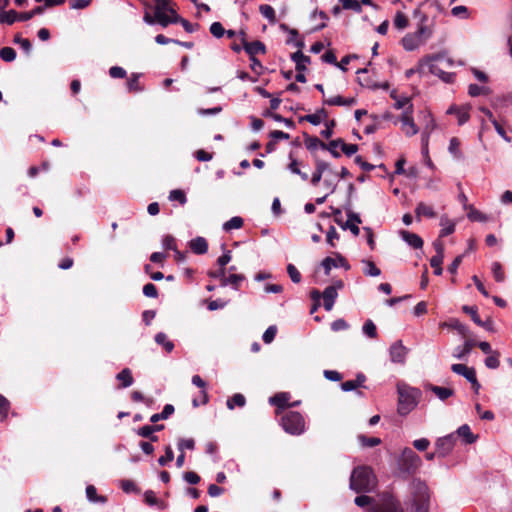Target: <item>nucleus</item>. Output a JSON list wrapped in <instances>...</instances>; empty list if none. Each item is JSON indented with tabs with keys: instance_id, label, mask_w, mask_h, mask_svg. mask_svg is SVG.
<instances>
[{
	"instance_id": "dca6fc26",
	"label": "nucleus",
	"mask_w": 512,
	"mask_h": 512,
	"mask_svg": "<svg viewBox=\"0 0 512 512\" xmlns=\"http://www.w3.org/2000/svg\"><path fill=\"white\" fill-rule=\"evenodd\" d=\"M424 388L426 390H429L432 393H434L437 396V398H439L441 401L447 400L449 397L453 396L455 393V391L452 388L441 387V386L433 385L431 383H426L424 385Z\"/></svg>"
},
{
	"instance_id": "5701e85b",
	"label": "nucleus",
	"mask_w": 512,
	"mask_h": 512,
	"mask_svg": "<svg viewBox=\"0 0 512 512\" xmlns=\"http://www.w3.org/2000/svg\"><path fill=\"white\" fill-rule=\"evenodd\" d=\"M454 434L457 438H462L466 444H472L477 440V436L471 432V429L467 424L460 426Z\"/></svg>"
},
{
	"instance_id": "3c124183",
	"label": "nucleus",
	"mask_w": 512,
	"mask_h": 512,
	"mask_svg": "<svg viewBox=\"0 0 512 512\" xmlns=\"http://www.w3.org/2000/svg\"><path fill=\"white\" fill-rule=\"evenodd\" d=\"M363 332L372 339L377 337V328L372 320H367L363 325Z\"/></svg>"
},
{
	"instance_id": "39448f33",
	"label": "nucleus",
	"mask_w": 512,
	"mask_h": 512,
	"mask_svg": "<svg viewBox=\"0 0 512 512\" xmlns=\"http://www.w3.org/2000/svg\"><path fill=\"white\" fill-rule=\"evenodd\" d=\"M412 495L415 512H428L430 498L429 489L420 479H413Z\"/></svg>"
},
{
	"instance_id": "4468645a",
	"label": "nucleus",
	"mask_w": 512,
	"mask_h": 512,
	"mask_svg": "<svg viewBox=\"0 0 512 512\" xmlns=\"http://www.w3.org/2000/svg\"><path fill=\"white\" fill-rule=\"evenodd\" d=\"M436 254L430 259V265L434 268V274L440 276L443 272L442 263L444 258V245L441 241L436 240L433 243Z\"/></svg>"
},
{
	"instance_id": "774afa93",
	"label": "nucleus",
	"mask_w": 512,
	"mask_h": 512,
	"mask_svg": "<svg viewBox=\"0 0 512 512\" xmlns=\"http://www.w3.org/2000/svg\"><path fill=\"white\" fill-rule=\"evenodd\" d=\"M126 74L125 69L120 66H113L109 69V75L112 78H124Z\"/></svg>"
},
{
	"instance_id": "e2e57ef3",
	"label": "nucleus",
	"mask_w": 512,
	"mask_h": 512,
	"mask_svg": "<svg viewBox=\"0 0 512 512\" xmlns=\"http://www.w3.org/2000/svg\"><path fill=\"white\" fill-rule=\"evenodd\" d=\"M276 333H277V327L274 325L269 326L262 336L263 341L266 344L271 343L275 339Z\"/></svg>"
},
{
	"instance_id": "a18cd8bd",
	"label": "nucleus",
	"mask_w": 512,
	"mask_h": 512,
	"mask_svg": "<svg viewBox=\"0 0 512 512\" xmlns=\"http://www.w3.org/2000/svg\"><path fill=\"white\" fill-rule=\"evenodd\" d=\"M86 496L92 502H105L106 498L104 496H98L97 490L95 486L88 485L86 487Z\"/></svg>"
},
{
	"instance_id": "e433bc0d",
	"label": "nucleus",
	"mask_w": 512,
	"mask_h": 512,
	"mask_svg": "<svg viewBox=\"0 0 512 512\" xmlns=\"http://www.w3.org/2000/svg\"><path fill=\"white\" fill-rule=\"evenodd\" d=\"M289 158L291 159V162L288 165V169L292 173L299 175L303 181L308 180V174L299 169V162L292 157V153L289 154Z\"/></svg>"
},
{
	"instance_id": "13d9d810",
	"label": "nucleus",
	"mask_w": 512,
	"mask_h": 512,
	"mask_svg": "<svg viewBox=\"0 0 512 512\" xmlns=\"http://www.w3.org/2000/svg\"><path fill=\"white\" fill-rule=\"evenodd\" d=\"M340 143H342V139L341 138L332 140L328 144H326V149L325 150H328L332 154L333 157L339 158L341 155L337 151V147L340 146Z\"/></svg>"
},
{
	"instance_id": "c03bdc74",
	"label": "nucleus",
	"mask_w": 512,
	"mask_h": 512,
	"mask_svg": "<svg viewBox=\"0 0 512 512\" xmlns=\"http://www.w3.org/2000/svg\"><path fill=\"white\" fill-rule=\"evenodd\" d=\"M343 9L353 10L356 13L362 12V6L358 0H339Z\"/></svg>"
},
{
	"instance_id": "f257e3e1",
	"label": "nucleus",
	"mask_w": 512,
	"mask_h": 512,
	"mask_svg": "<svg viewBox=\"0 0 512 512\" xmlns=\"http://www.w3.org/2000/svg\"><path fill=\"white\" fill-rule=\"evenodd\" d=\"M377 477L369 466H357L350 476V488L358 494L370 493L377 487Z\"/></svg>"
},
{
	"instance_id": "2f4dec72",
	"label": "nucleus",
	"mask_w": 512,
	"mask_h": 512,
	"mask_svg": "<svg viewBox=\"0 0 512 512\" xmlns=\"http://www.w3.org/2000/svg\"><path fill=\"white\" fill-rule=\"evenodd\" d=\"M259 11L266 19H268L270 24H275L277 22L276 13L272 6L268 4L260 5Z\"/></svg>"
},
{
	"instance_id": "423d86ee",
	"label": "nucleus",
	"mask_w": 512,
	"mask_h": 512,
	"mask_svg": "<svg viewBox=\"0 0 512 512\" xmlns=\"http://www.w3.org/2000/svg\"><path fill=\"white\" fill-rule=\"evenodd\" d=\"M426 19L427 17L423 16L422 24L419 26L417 31L414 33H409L402 38L401 42L405 50L413 51L428 39L430 32L428 31V28L423 24Z\"/></svg>"
},
{
	"instance_id": "f8f14e48",
	"label": "nucleus",
	"mask_w": 512,
	"mask_h": 512,
	"mask_svg": "<svg viewBox=\"0 0 512 512\" xmlns=\"http://www.w3.org/2000/svg\"><path fill=\"white\" fill-rule=\"evenodd\" d=\"M336 259L332 257H326L322 260L321 266L324 268L325 275H329L332 267H343L345 270L350 269V265L345 257L340 253H334Z\"/></svg>"
},
{
	"instance_id": "bb28decb",
	"label": "nucleus",
	"mask_w": 512,
	"mask_h": 512,
	"mask_svg": "<svg viewBox=\"0 0 512 512\" xmlns=\"http://www.w3.org/2000/svg\"><path fill=\"white\" fill-rule=\"evenodd\" d=\"M116 379L121 382L119 388H127L133 384L132 372L129 368H124L116 375Z\"/></svg>"
},
{
	"instance_id": "de8ad7c7",
	"label": "nucleus",
	"mask_w": 512,
	"mask_h": 512,
	"mask_svg": "<svg viewBox=\"0 0 512 512\" xmlns=\"http://www.w3.org/2000/svg\"><path fill=\"white\" fill-rule=\"evenodd\" d=\"M449 152L453 154L455 158L460 159L462 157V153L460 151V141L457 137H453L450 139L449 143Z\"/></svg>"
},
{
	"instance_id": "a19ab883",
	"label": "nucleus",
	"mask_w": 512,
	"mask_h": 512,
	"mask_svg": "<svg viewBox=\"0 0 512 512\" xmlns=\"http://www.w3.org/2000/svg\"><path fill=\"white\" fill-rule=\"evenodd\" d=\"M358 440L363 447H375L381 444V439L378 437H368L366 435H359Z\"/></svg>"
},
{
	"instance_id": "680f3d73",
	"label": "nucleus",
	"mask_w": 512,
	"mask_h": 512,
	"mask_svg": "<svg viewBox=\"0 0 512 512\" xmlns=\"http://www.w3.org/2000/svg\"><path fill=\"white\" fill-rule=\"evenodd\" d=\"M210 33L216 38H221L225 34V29L220 22H213L210 26Z\"/></svg>"
},
{
	"instance_id": "b1692460",
	"label": "nucleus",
	"mask_w": 512,
	"mask_h": 512,
	"mask_svg": "<svg viewBox=\"0 0 512 512\" xmlns=\"http://www.w3.org/2000/svg\"><path fill=\"white\" fill-rule=\"evenodd\" d=\"M443 326L456 330L464 338H468L470 336L469 328L462 324L458 319H450L448 322L443 323Z\"/></svg>"
},
{
	"instance_id": "69168bd1",
	"label": "nucleus",
	"mask_w": 512,
	"mask_h": 512,
	"mask_svg": "<svg viewBox=\"0 0 512 512\" xmlns=\"http://www.w3.org/2000/svg\"><path fill=\"white\" fill-rule=\"evenodd\" d=\"M143 294L146 297L156 298L158 296L157 287L153 283H147L143 287Z\"/></svg>"
},
{
	"instance_id": "0e129e2a",
	"label": "nucleus",
	"mask_w": 512,
	"mask_h": 512,
	"mask_svg": "<svg viewBox=\"0 0 512 512\" xmlns=\"http://www.w3.org/2000/svg\"><path fill=\"white\" fill-rule=\"evenodd\" d=\"M340 147H341L342 152L348 157L352 156L353 154H355L358 151L357 144H347L344 142L343 139H342V143H340Z\"/></svg>"
},
{
	"instance_id": "37998d69",
	"label": "nucleus",
	"mask_w": 512,
	"mask_h": 512,
	"mask_svg": "<svg viewBox=\"0 0 512 512\" xmlns=\"http://www.w3.org/2000/svg\"><path fill=\"white\" fill-rule=\"evenodd\" d=\"M467 217L469 220L475 221V222H486L488 220L487 215H485L484 213L475 209L472 206L470 207Z\"/></svg>"
},
{
	"instance_id": "338daca9",
	"label": "nucleus",
	"mask_w": 512,
	"mask_h": 512,
	"mask_svg": "<svg viewBox=\"0 0 512 512\" xmlns=\"http://www.w3.org/2000/svg\"><path fill=\"white\" fill-rule=\"evenodd\" d=\"M163 247L166 249V250H176L177 248V245H176V240L175 238L172 236V235H166L164 238H163Z\"/></svg>"
},
{
	"instance_id": "5fc2aeb1",
	"label": "nucleus",
	"mask_w": 512,
	"mask_h": 512,
	"mask_svg": "<svg viewBox=\"0 0 512 512\" xmlns=\"http://www.w3.org/2000/svg\"><path fill=\"white\" fill-rule=\"evenodd\" d=\"M363 262L367 265V268L364 269L365 275L377 277L381 274V270L375 265L373 261L367 260Z\"/></svg>"
},
{
	"instance_id": "603ef678",
	"label": "nucleus",
	"mask_w": 512,
	"mask_h": 512,
	"mask_svg": "<svg viewBox=\"0 0 512 512\" xmlns=\"http://www.w3.org/2000/svg\"><path fill=\"white\" fill-rule=\"evenodd\" d=\"M172 23H180L186 32L192 33L195 31V27H199V24H191L188 20L182 17H172Z\"/></svg>"
},
{
	"instance_id": "393cba45",
	"label": "nucleus",
	"mask_w": 512,
	"mask_h": 512,
	"mask_svg": "<svg viewBox=\"0 0 512 512\" xmlns=\"http://www.w3.org/2000/svg\"><path fill=\"white\" fill-rule=\"evenodd\" d=\"M416 218L419 221L422 216L427 218H435L437 216L433 207L425 204L424 202L418 203L415 209Z\"/></svg>"
},
{
	"instance_id": "bf43d9fd",
	"label": "nucleus",
	"mask_w": 512,
	"mask_h": 512,
	"mask_svg": "<svg viewBox=\"0 0 512 512\" xmlns=\"http://www.w3.org/2000/svg\"><path fill=\"white\" fill-rule=\"evenodd\" d=\"M287 273L294 283H299L302 279L301 273L293 264L287 265Z\"/></svg>"
},
{
	"instance_id": "f704fd0d",
	"label": "nucleus",
	"mask_w": 512,
	"mask_h": 512,
	"mask_svg": "<svg viewBox=\"0 0 512 512\" xmlns=\"http://www.w3.org/2000/svg\"><path fill=\"white\" fill-rule=\"evenodd\" d=\"M491 93V89L486 86H479L477 84H470L468 87V94L471 97H477L481 94L488 95Z\"/></svg>"
},
{
	"instance_id": "9d476101",
	"label": "nucleus",
	"mask_w": 512,
	"mask_h": 512,
	"mask_svg": "<svg viewBox=\"0 0 512 512\" xmlns=\"http://www.w3.org/2000/svg\"><path fill=\"white\" fill-rule=\"evenodd\" d=\"M241 42L243 45V49L245 52L249 55V58L256 57L257 54H265L266 53V47L263 42L259 40H255L253 42H248L246 40V33L241 30Z\"/></svg>"
},
{
	"instance_id": "49530a36",
	"label": "nucleus",
	"mask_w": 512,
	"mask_h": 512,
	"mask_svg": "<svg viewBox=\"0 0 512 512\" xmlns=\"http://www.w3.org/2000/svg\"><path fill=\"white\" fill-rule=\"evenodd\" d=\"M500 353L494 351L485 359V365L490 369H497L500 366L499 361Z\"/></svg>"
},
{
	"instance_id": "6ab92c4d",
	"label": "nucleus",
	"mask_w": 512,
	"mask_h": 512,
	"mask_svg": "<svg viewBox=\"0 0 512 512\" xmlns=\"http://www.w3.org/2000/svg\"><path fill=\"white\" fill-rule=\"evenodd\" d=\"M189 247L195 254L202 255L208 251V242L204 237L198 236L189 242Z\"/></svg>"
},
{
	"instance_id": "6e6552de",
	"label": "nucleus",
	"mask_w": 512,
	"mask_h": 512,
	"mask_svg": "<svg viewBox=\"0 0 512 512\" xmlns=\"http://www.w3.org/2000/svg\"><path fill=\"white\" fill-rule=\"evenodd\" d=\"M154 13L157 23L162 27L172 24V17L168 16V11L174 3L172 0H154Z\"/></svg>"
},
{
	"instance_id": "1a4fd4ad",
	"label": "nucleus",
	"mask_w": 512,
	"mask_h": 512,
	"mask_svg": "<svg viewBox=\"0 0 512 512\" xmlns=\"http://www.w3.org/2000/svg\"><path fill=\"white\" fill-rule=\"evenodd\" d=\"M457 441V436L454 433L439 438L436 443V453L438 457H446L451 453Z\"/></svg>"
},
{
	"instance_id": "09e8293b",
	"label": "nucleus",
	"mask_w": 512,
	"mask_h": 512,
	"mask_svg": "<svg viewBox=\"0 0 512 512\" xmlns=\"http://www.w3.org/2000/svg\"><path fill=\"white\" fill-rule=\"evenodd\" d=\"M492 273H493V277H494L495 281L503 282L505 280V273H504L501 263L494 262L492 264Z\"/></svg>"
},
{
	"instance_id": "c756f323",
	"label": "nucleus",
	"mask_w": 512,
	"mask_h": 512,
	"mask_svg": "<svg viewBox=\"0 0 512 512\" xmlns=\"http://www.w3.org/2000/svg\"><path fill=\"white\" fill-rule=\"evenodd\" d=\"M144 500L149 506H158L161 510L166 508V504L163 501H160L152 490H147L144 493Z\"/></svg>"
},
{
	"instance_id": "4c0bfd02",
	"label": "nucleus",
	"mask_w": 512,
	"mask_h": 512,
	"mask_svg": "<svg viewBox=\"0 0 512 512\" xmlns=\"http://www.w3.org/2000/svg\"><path fill=\"white\" fill-rule=\"evenodd\" d=\"M120 487L125 493H140V488L136 483L129 479H123L120 481Z\"/></svg>"
},
{
	"instance_id": "864d4df0",
	"label": "nucleus",
	"mask_w": 512,
	"mask_h": 512,
	"mask_svg": "<svg viewBox=\"0 0 512 512\" xmlns=\"http://www.w3.org/2000/svg\"><path fill=\"white\" fill-rule=\"evenodd\" d=\"M408 24L407 16L402 12H397L394 18V26L398 29H405Z\"/></svg>"
},
{
	"instance_id": "9b49d317",
	"label": "nucleus",
	"mask_w": 512,
	"mask_h": 512,
	"mask_svg": "<svg viewBox=\"0 0 512 512\" xmlns=\"http://www.w3.org/2000/svg\"><path fill=\"white\" fill-rule=\"evenodd\" d=\"M412 113L413 105L409 104L401 116L402 130L408 137L418 133V128L413 120Z\"/></svg>"
},
{
	"instance_id": "4be33fe9",
	"label": "nucleus",
	"mask_w": 512,
	"mask_h": 512,
	"mask_svg": "<svg viewBox=\"0 0 512 512\" xmlns=\"http://www.w3.org/2000/svg\"><path fill=\"white\" fill-rule=\"evenodd\" d=\"M291 60L295 62V68L297 72H303L306 70V64H309L311 59L306 56L302 51H296L291 54Z\"/></svg>"
},
{
	"instance_id": "f3484780",
	"label": "nucleus",
	"mask_w": 512,
	"mask_h": 512,
	"mask_svg": "<svg viewBox=\"0 0 512 512\" xmlns=\"http://www.w3.org/2000/svg\"><path fill=\"white\" fill-rule=\"evenodd\" d=\"M462 311H463L464 313H466V314L470 315V316H471L472 321H473L476 325H478V326H480V327H483V328H486V329H489V328H490L489 326L491 325V321H490V320H488V321H486V322L482 321V320H481V318H480V317H479V315H478V309H477V307H476V306H468V305H464V306L462 307Z\"/></svg>"
},
{
	"instance_id": "a878e982",
	"label": "nucleus",
	"mask_w": 512,
	"mask_h": 512,
	"mask_svg": "<svg viewBox=\"0 0 512 512\" xmlns=\"http://www.w3.org/2000/svg\"><path fill=\"white\" fill-rule=\"evenodd\" d=\"M244 280L245 276L243 274L232 273L229 276H225L221 283V286L225 287L227 285H231L235 290H238L241 282H243Z\"/></svg>"
},
{
	"instance_id": "412c9836",
	"label": "nucleus",
	"mask_w": 512,
	"mask_h": 512,
	"mask_svg": "<svg viewBox=\"0 0 512 512\" xmlns=\"http://www.w3.org/2000/svg\"><path fill=\"white\" fill-rule=\"evenodd\" d=\"M401 237L407 244H409L414 249H421L423 247L422 238L415 233L403 230L401 231Z\"/></svg>"
},
{
	"instance_id": "aec40b11",
	"label": "nucleus",
	"mask_w": 512,
	"mask_h": 512,
	"mask_svg": "<svg viewBox=\"0 0 512 512\" xmlns=\"http://www.w3.org/2000/svg\"><path fill=\"white\" fill-rule=\"evenodd\" d=\"M429 72L438 76L441 80L446 83H453L455 80V73L445 72L436 64L430 63L428 64Z\"/></svg>"
},
{
	"instance_id": "a211bd4d",
	"label": "nucleus",
	"mask_w": 512,
	"mask_h": 512,
	"mask_svg": "<svg viewBox=\"0 0 512 512\" xmlns=\"http://www.w3.org/2000/svg\"><path fill=\"white\" fill-rule=\"evenodd\" d=\"M338 296V293L335 291L334 287H326L322 293L323 298V306L326 311L332 310L335 300Z\"/></svg>"
},
{
	"instance_id": "f03ea898",
	"label": "nucleus",
	"mask_w": 512,
	"mask_h": 512,
	"mask_svg": "<svg viewBox=\"0 0 512 512\" xmlns=\"http://www.w3.org/2000/svg\"><path fill=\"white\" fill-rule=\"evenodd\" d=\"M422 464L419 455L411 448H405L397 461V474L402 479H408L417 473Z\"/></svg>"
},
{
	"instance_id": "c9c22d12",
	"label": "nucleus",
	"mask_w": 512,
	"mask_h": 512,
	"mask_svg": "<svg viewBox=\"0 0 512 512\" xmlns=\"http://www.w3.org/2000/svg\"><path fill=\"white\" fill-rule=\"evenodd\" d=\"M334 221L343 229V230H350V232L354 236H358L360 233V229L358 227V224L351 223L350 221L343 222L340 218H334Z\"/></svg>"
},
{
	"instance_id": "2eb2a0df",
	"label": "nucleus",
	"mask_w": 512,
	"mask_h": 512,
	"mask_svg": "<svg viewBox=\"0 0 512 512\" xmlns=\"http://www.w3.org/2000/svg\"><path fill=\"white\" fill-rule=\"evenodd\" d=\"M407 353L408 349L403 345L401 340L394 342L389 349L390 359L394 363L403 364Z\"/></svg>"
},
{
	"instance_id": "ddd939ff",
	"label": "nucleus",
	"mask_w": 512,
	"mask_h": 512,
	"mask_svg": "<svg viewBox=\"0 0 512 512\" xmlns=\"http://www.w3.org/2000/svg\"><path fill=\"white\" fill-rule=\"evenodd\" d=\"M291 395L288 392H279L276 393L269 399L271 405L276 407L275 413L277 416L285 413L286 409L289 408Z\"/></svg>"
},
{
	"instance_id": "473e14b6",
	"label": "nucleus",
	"mask_w": 512,
	"mask_h": 512,
	"mask_svg": "<svg viewBox=\"0 0 512 512\" xmlns=\"http://www.w3.org/2000/svg\"><path fill=\"white\" fill-rule=\"evenodd\" d=\"M354 503L361 508H366V511L373 506L377 501L368 495H359L354 499Z\"/></svg>"
},
{
	"instance_id": "79ce46f5",
	"label": "nucleus",
	"mask_w": 512,
	"mask_h": 512,
	"mask_svg": "<svg viewBox=\"0 0 512 512\" xmlns=\"http://www.w3.org/2000/svg\"><path fill=\"white\" fill-rule=\"evenodd\" d=\"M244 224V221L239 216H234L230 220L224 223L223 228L225 231H230L232 229H240Z\"/></svg>"
},
{
	"instance_id": "052dcab7",
	"label": "nucleus",
	"mask_w": 512,
	"mask_h": 512,
	"mask_svg": "<svg viewBox=\"0 0 512 512\" xmlns=\"http://www.w3.org/2000/svg\"><path fill=\"white\" fill-rule=\"evenodd\" d=\"M174 459V453H173V450L171 448V446H167L165 448V455L161 456L159 459H158V463L160 466H165L167 465L169 462H171L172 460Z\"/></svg>"
},
{
	"instance_id": "58836bf2",
	"label": "nucleus",
	"mask_w": 512,
	"mask_h": 512,
	"mask_svg": "<svg viewBox=\"0 0 512 512\" xmlns=\"http://www.w3.org/2000/svg\"><path fill=\"white\" fill-rule=\"evenodd\" d=\"M18 12L15 10L2 11L0 13V23L12 25L17 21Z\"/></svg>"
},
{
	"instance_id": "20e7f679",
	"label": "nucleus",
	"mask_w": 512,
	"mask_h": 512,
	"mask_svg": "<svg viewBox=\"0 0 512 512\" xmlns=\"http://www.w3.org/2000/svg\"><path fill=\"white\" fill-rule=\"evenodd\" d=\"M280 425L284 431L291 435H301L305 431V419L297 411H286L281 414Z\"/></svg>"
},
{
	"instance_id": "4d7b16f0",
	"label": "nucleus",
	"mask_w": 512,
	"mask_h": 512,
	"mask_svg": "<svg viewBox=\"0 0 512 512\" xmlns=\"http://www.w3.org/2000/svg\"><path fill=\"white\" fill-rule=\"evenodd\" d=\"M9 410H10L9 400L5 396L0 394V417H1V419L7 418Z\"/></svg>"
},
{
	"instance_id": "72a5a7b5",
	"label": "nucleus",
	"mask_w": 512,
	"mask_h": 512,
	"mask_svg": "<svg viewBox=\"0 0 512 512\" xmlns=\"http://www.w3.org/2000/svg\"><path fill=\"white\" fill-rule=\"evenodd\" d=\"M246 404V399L244 395L240 393L234 394L231 398H229L226 402L228 409L232 410L235 406L243 407Z\"/></svg>"
},
{
	"instance_id": "7ed1b4c3",
	"label": "nucleus",
	"mask_w": 512,
	"mask_h": 512,
	"mask_svg": "<svg viewBox=\"0 0 512 512\" xmlns=\"http://www.w3.org/2000/svg\"><path fill=\"white\" fill-rule=\"evenodd\" d=\"M398 413L402 416L409 414L418 404L421 396L419 389L404 387L398 388Z\"/></svg>"
},
{
	"instance_id": "6e6d98bb",
	"label": "nucleus",
	"mask_w": 512,
	"mask_h": 512,
	"mask_svg": "<svg viewBox=\"0 0 512 512\" xmlns=\"http://www.w3.org/2000/svg\"><path fill=\"white\" fill-rule=\"evenodd\" d=\"M169 199L171 201H178L182 205L187 202L186 194L180 189L172 190L169 194Z\"/></svg>"
},
{
	"instance_id": "0eeeda50",
	"label": "nucleus",
	"mask_w": 512,
	"mask_h": 512,
	"mask_svg": "<svg viewBox=\"0 0 512 512\" xmlns=\"http://www.w3.org/2000/svg\"><path fill=\"white\" fill-rule=\"evenodd\" d=\"M367 512H405L400 501L390 493H383Z\"/></svg>"
},
{
	"instance_id": "cd10ccee",
	"label": "nucleus",
	"mask_w": 512,
	"mask_h": 512,
	"mask_svg": "<svg viewBox=\"0 0 512 512\" xmlns=\"http://www.w3.org/2000/svg\"><path fill=\"white\" fill-rule=\"evenodd\" d=\"M476 346V342L472 339H466L464 345L462 347H457L455 349L454 356L458 359H464L471 350Z\"/></svg>"
},
{
	"instance_id": "c85d7f7f",
	"label": "nucleus",
	"mask_w": 512,
	"mask_h": 512,
	"mask_svg": "<svg viewBox=\"0 0 512 512\" xmlns=\"http://www.w3.org/2000/svg\"><path fill=\"white\" fill-rule=\"evenodd\" d=\"M303 135L305 137L304 143L308 150L313 151L318 147H320L322 149H326V143L321 141L316 136H310L307 133H303Z\"/></svg>"
},
{
	"instance_id": "ea45409f",
	"label": "nucleus",
	"mask_w": 512,
	"mask_h": 512,
	"mask_svg": "<svg viewBox=\"0 0 512 512\" xmlns=\"http://www.w3.org/2000/svg\"><path fill=\"white\" fill-rule=\"evenodd\" d=\"M140 74L133 73L127 81V86L129 92H140L143 90V87L139 82Z\"/></svg>"
},
{
	"instance_id": "8fccbe9b",
	"label": "nucleus",
	"mask_w": 512,
	"mask_h": 512,
	"mask_svg": "<svg viewBox=\"0 0 512 512\" xmlns=\"http://www.w3.org/2000/svg\"><path fill=\"white\" fill-rule=\"evenodd\" d=\"M0 57L5 62H12L16 59V51L11 47H3L0 50Z\"/></svg>"
},
{
	"instance_id": "7c9ffc66",
	"label": "nucleus",
	"mask_w": 512,
	"mask_h": 512,
	"mask_svg": "<svg viewBox=\"0 0 512 512\" xmlns=\"http://www.w3.org/2000/svg\"><path fill=\"white\" fill-rule=\"evenodd\" d=\"M155 342L158 345H162L167 353H171L174 349V343L170 341L163 332H159L155 335Z\"/></svg>"
}]
</instances>
